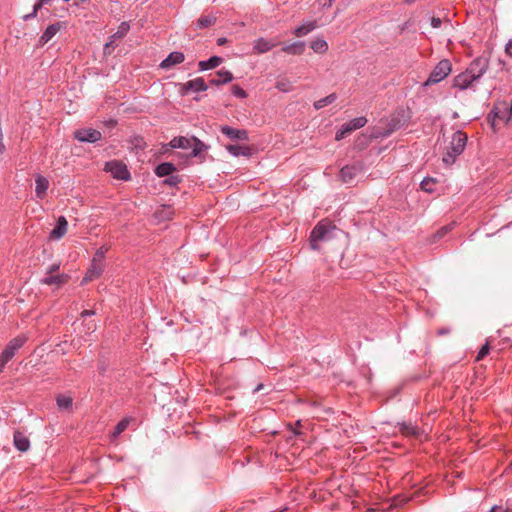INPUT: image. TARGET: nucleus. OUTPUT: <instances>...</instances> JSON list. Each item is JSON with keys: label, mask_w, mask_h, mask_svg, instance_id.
<instances>
[{"label": "nucleus", "mask_w": 512, "mask_h": 512, "mask_svg": "<svg viewBox=\"0 0 512 512\" xmlns=\"http://www.w3.org/2000/svg\"><path fill=\"white\" fill-rule=\"evenodd\" d=\"M336 226L329 220L320 221L311 231L310 234V245L313 250L319 249L320 242H326L333 238V231Z\"/></svg>", "instance_id": "f257e3e1"}, {"label": "nucleus", "mask_w": 512, "mask_h": 512, "mask_svg": "<svg viewBox=\"0 0 512 512\" xmlns=\"http://www.w3.org/2000/svg\"><path fill=\"white\" fill-rule=\"evenodd\" d=\"M467 139V135L461 130H458L453 134L450 146L442 157V161L446 165H452L456 158L462 154L465 149Z\"/></svg>", "instance_id": "f03ea898"}, {"label": "nucleus", "mask_w": 512, "mask_h": 512, "mask_svg": "<svg viewBox=\"0 0 512 512\" xmlns=\"http://www.w3.org/2000/svg\"><path fill=\"white\" fill-rule=\"evenodd\" d=\"M169 146L173 149L180 148L184 150L191 149L190 156L197 157L202 152L206 151L208 147L200 141L196 137H184V136H178L174 137L170 143Z\"/></svg>", "instance_id": "7ed1b4c3"}, {"label": "nucleus", "mask_w": 512, "mask_h": 512, "mask_svg": "<svg viewBox=\"0 0 512 512\" xmlns=\"http://www.w3.org/2000/svg\"><path fill=\"white\" fill-rule=\"evenodd\" d=\"M27 340V335L21 334L8 342V344L0 354V373H2L5 365L14 357L16 352L24 346Z\"/></svg>", "instance_id": "20e7f679"}, {"label": "nucleus", "mask_w": 512, "mask_h": 512, "mask_svg": "<svg viewBox=\"0 0 512 512\" xmlns=\"http://www.w3.org/2000/svg\"><path fill=\"white\" fill-rule=\"evenodd\" d=\"M451 70L452 65L449 60L443 59L439 61L430 73L428 79L424 82V86H430L439 83L450 74Z\"/></svg>", "instance_id": "39448f33"}, {"label": "nucleus", "mask_w": 512, "mask_h": 512, "mask_svg": "<svg viewBox=\"0 0 512 512\" xmlns=\"http://www.w3.org/2000/svg\"><path fill=\"white\" fill-rule=\"evenodd\" d=\"M364 170L362 162L346 165L341 168L339 178L343 183H351Z\"/></svg>", "instance_id": "423d86ee"}, {"label": "nucleus", "mask_w": 512, "mask_h": 512, "mask_svg": "<svg viewBox=\"0 0 512 512\" xmlns=\"http://www.w3.org/2000/svg\"><path fill=\"white\" fill-rule=\"evenodd\" d=\"M208 89V85L206 84L204 78L197 77L193 80L187 81L186 83L179 84V93L182 96L187 95L190 91L192 92H201L206 91Z\"/></svg>", "instance_id": "0eeeda50"}, {"label": "nucleus", "mask_w": 512, "mask_h": 512, "mask_svg": "<svg viewBox=\"0 0 512 512\" xmlns=\"http://www.w3.org/2000/svg\"><path fill=\"white\" fill-rule=\"evenodd\" d=\"M105 170L110 172L112 176L119 180H128L130 179V172L127 169V166L120 161H109L105 165Z\"/></svg>", "instance_id": "6e6552de"}, {"label": "nucleus", "mask_w": 512, "mask_h": 512, "mask_svg": "<svg viewBox=\"0 0 512 512\" xmlns=\"http://www.w3.org/2000/svg\"><path fill=\"white\" fill-rule=\"evenodd\" d=\"M101 137V132L93 128L78 129L74 132V138L80 142L95 143L99 141Z\"/></svg>", "instance_id": "1a4fd4ad"}, {"label": "nucleus", "mask_w": 512, "mask_h": 512, "mask_svg": "<svg viewBox=\"0 0 512 512\" xmlns=\"http://www.w3.org/2000/svg\"><path fill=\"white\" fill-rule=\"evenodd\" d=\"M487 69L488 59L485 57H478L470 63L466 71L477 81Z\"/></svg>", "instance_id": "9d476101"}, {"label": "nucleus", "mask_w": 512, "mask_h": 512, "mask_svg": "<svg viewBox=\"0 0 512 512\" xmlns=\"http://www.w3.org/2000/svg\"><path fill=\"white\" fill-rule=\"evenodd\" d=\"M65 26L64 22H56L51 25H49L43 34L39 38V44L45 45L47 42H49L59 31L61 28Z\"/></svg>", "instance_id": "9b49d317"}, {"label": "nucleus", "mask_w": 512, "mask_h": 512, "mask_svg": "<svg viewBox=\"0 0 512 512\" xmlns=\"http://www.w3.org/2000/svg\"><path fill=\"white\" fill-rule=\"evenodd\" d=\"M277 44L278 43L273 40L260 37L253 43V52L256 54H264L277 46Z\"/></svg>", "instance_id": "f8f14e48"}, {"label": "nucleus", "mask_w": 512, "mask_h": 512, "mask_svg": "<svg viewBox=\"0 0 512 512\" xmlns=\"http://www.w3.org/2000/svg\"><path fill=\"white\" fill-rule=\"evenodd\" d=\"M222 134L230 138L231 140H248V133L244 129H235L230 126H221L220 128Z\"/></svg>", "instance_id": "ddd939ff"}, {"label": "nucleus", "mask_w": 512, "mask_h": 512, "mask_svg": "<svg viewBox=\"0 0 512 512\" xmlns=\"http://www.w3.org/2000/svg\"><path fill=\"white\" fill-rule=\"evenodd\" d=\"M476 80L469 74L467 71L458 74L453 79V87L458 88L460 90H465L469 88L473 82Z\"/></svg>", "instance_id": "4468645a"}, {"label": "nucleus", "mask_w": 512, "mask_h": 512, "mask_svg": "<svg viewBox=\"0 0 512 512\" xmlns=\"http://www.w3.org/2000/svg\"><path fill=\"white\" fill-rule=\"evenodd\" d=\"M511 109L509 108H496L495 110L491 111L489 114V117H491L492 120V126H495L496 121H503L505 123H508L512 120V114Z\"/></svg>", "instance_id": "2eb2a0df"}, {"label": "nucleus", "mask_w": 512, "mask_h": 512, "mask_svg": "<svg viewBox=\"0 0 512 512\" xmlns=\"http://www.w3.org/2000/svg\"><path fill=\"white\" fill-rule=\"evenodd\" d=\"M104 266H105L104 263L95 262L92 260L90 267L88 268V270L83 278V282L86 283V282L92 281V280L100 277L101 274L103 273Z\"/></svg>", "instance_id": "dca6fc26"}, {"label": "nucleus", "mask_w": 512, "mask_h": 512, "mask_svg": "<svg viewBox=\"0 0 512 512\" xmlns=\"http://www.w3.org/2000/svg\"><path fill=\"white\" fill-rule=\"evenodd\" d=\"M185 56L182 52L174 51L171 52L161 63L160 67L163 69H169L174 65L180 64L184 61Z\"/></svg>", "instance_id": "f3484780"}, {"label": "nucleus", "mask_w": 512, "mask_h": 512, "mask_svg": "<svg viewBox=\"0 0 512 512\" xmlns=\"http://www.w3.org/2000/svg\"><path fill=\"white\" fill-rule=\"evenodd\" d=\"M68 222L64 216H60L57 219L56 226L50 232V238L53 240H58L62 238L67 232Z\"/></svg>", "instance_id": "a211bd4d"}, {"label": "nucleus", "mask_w": 512, "mask_h": 512, "mask_svg": "<svg viewBox=\"0 0 512 512\" xmlns=\"http://www.w3.org/2000/svg\"><path fill=\"white\" fill-rule=\"evenodd\" d=\"M69 275L67 274H58V275H46L43 279L40 280L41 284L44 285H56L57 287H61L69 281Z\"/></svg>", "instance_id": "6ab92c4d"}, {"label": "nucleus", "mask_w": 512, "mask_h": 512, "mask_svg": "<svg viewBox=\"0 0 512 512\" xmlns=\"http://www.w3.org/2000/svg\"><path fill=\"white\" fill-rule=\"evenodd\" d=\"M13 442L16 449H18L21 452H26L30 448V441L28 437L20 431L14 432Z\"/></svg>", "instance_id": "aec40b11"}, {"label": "nucleus", "mask_w": 512, "mask_h": 512, "mask_svg": "<svg viewBox=\"0 0 512 512\" xmlns=\"http://www.w3.org/2000/svg\"><path fill=\"white\" fill-rule=\"evenodd\" d=\"M35 184H36L35 193H36L37 198L43 199L44 196L46 195V191L48 190L49 181L44 176L37 175L35 177Z\"/></svg>", "instance_id": "412c9836"}, {"label": "nucleus", "mask_w": 512, "mask_h": 512, "mask_svg": "<svg viewBox=\"0 0 512 512\" xmlns=\"http://www.w3.org/2000/svg\"><path fill=\"white\" fill-rule=\"evenodd\" d=\"M305 50V43L303 41H296L292 44L285 45L281 51L290 55H302Z\"/></svg>", "instance_id": "4be33fe9"}, {"label": "nucleus", "mask_w": 512, "mask_h": 512, "mask_svg": "<svg viewBox=\"0 0 512 512\" xmlns=\"http://www.w3.org/2000/svg\"><path fill=\"white\" fill-rule=\"evenodd\" d=\"M233 80V75L230 71L220 70L217 72V77L210 79L211 85L219 86L222 84L229 83Z\"/></svg>", "instance_id": "5701e85b"}, {"label": "nucleus", "mask_w": 512, "mask_h": 512, "mask_svg": "<svg viewBox=\"0 0 512 512\" xmlns=\"http://www.w3.org/2000/svg\"><path fill=\"white\" fill-rule=\"evenodd\" d=\"M223 59L219 56H212L208 60L200 61L198 67L200 71H206L218 67Z\"/></svg>", "instance_id": "b1692460"}, {"label": "nucleus", "mask_w": 512, "mask_h": 512, "mask_svg": "<svg viewBox=\"0 0 512 512\" xmlns=\"http://www.w3.org/2000/svg\"><path fill=\"white\" fill-rule=\"evenodd\" d=\"M401 434L411 437H419L421 432L419 428L411 423L403 422L399 424Z\"/></svg>", "instance_id": "393cba45"}, {"label": "nucleus", "mask_w": 512, "mask_h": 512, "mask_svg": "<svg viewBox=\"0 0 512 512\" xmlns=\"http://www.w3.org/2000/svg\"><path fill=\"white\" fill-rule=\"evenodd\" d=\"M175 170H176V167L174 166V164H172L170 162H164V163L159 164L155 168V174L158 177H166V176L171 175Z\"/></svg>", "instance_id": "a878e982"}, {"label": "nucleus", "mask_w": 512, "mask_h": 512, "mask_svg": "<svg viewBox=\"0 0 512 512\" xmlns=\"http://www.w3.org/2000/svg\"><path fill=\"white\" fill-rule=\"evenodd\" d=\"M226 150L233 156H250L251 149L242 145H227Z\"/></svg>", "instance_id": "bb28decb"}, {"label": "nucleus", "mask_w": 512, "mask_h": 512, "mask_svg": "<svg viewBox=\"0 0 512 512\" xmlns=\"http://www.w3.org/2000/svg\"><path fill=\"white\" fill-rule=\"evenodd\" d=\"M316 27H317L316 21H309V22H306V23L300 25L299 27H297L293 31V34L296 37H302V36L307 35L311 31H313Z\"/></svg>", "instance_id": "cd10ccee"}, {"label": "nucleus", "mask_w": 512, "mask_h": 512, "mask_svg": "<svg viewBox=\"0 0 512 512\" xmlns=\"http://www.w3.org/2000/svg\"><path fill=\"white\" fill-rule=\"evenodd\" d=\"M216 22V17L208 14V15H202L200 18L196 21V28L197 29H204L212 26Z\"/></svg>", "instance_id": "c85d7f7f"}, {"label": "nucleus", "mask_w": 512, "mask_h": 512, "mask_svg": "<svg viewBox=\"0 0 512 512\" xmlns=\"http://www.w3.org/2000/svg\"><path fill=\"white\" fill-rule=\"evenodd\" d=\"M336 99H337V95L335 93H331L328 96L315 101L313 106L316 110H319L329 104H332L333 102H335Z\"/></svg>", "instance_id": "c756f323"}, {"label": "nucleus", "mask_w": 512, "mask_h": 512, "mask_svg": "<svg viewBox=\"0 0 512 512\" xmlns=\"http://www.w3.org/2000/svg\"><path fill=\"white\" fill-rule=\"evenodd\" d=\"M129 29H130L129 23L122 22L119 25L118 30L113 35H111L110 38L116 42V40H120V39L124 38L127 35V33L129 32Z\"/></svg>", "instance_id": "7c9ffc66"}, {"label": "nucleus", "mask_w": 512, "mask_h": 512, "mask_svg": "<svg viewBox=\"0 0 512 512\" xmlns=\"http://www.w3.org/2000/svg\"><path fill=\"white\" fill-rule=\"evenodd\" d=\"M311 49L315 53L323 54L328 50V44L324 39L318 38L311 42Z\"/></svg>", "instance_id": "2f4dec72"}, {"label": "nucleus", "mask_w": 512, "mask_h": 512, "mask_svg": "<svg viewBox=\"0 0 512 512\" xmlns=\"http://www.w3.org/2000/svg\"><path fill=\"white\" fill-rule=\"evenodd\" d=\"M129 422V418H124L121 421H119L115 426L111 436L113 438H117L122 432H124L127 429Z\"/></svg>", "instance_id": "473e14b6"}, {"label": "nucleus", "mask_w": 512, "mask_h": 512, "mask_svg": "<svg viewBox=\"0 0 512 512\" xmlns=\"http://www.w3.org/2000/svg\"><path fill=\"white\" fill-rule=\"evenodd\" d=\"M276 89H278L281 92H290L292 90V84L289 79L282 78L279 79L275 84Z\"/></svg>", "instance_id": "72a5a7b5"}, {"label": "nucleus", "mask_w": 512, "mask_h": 512, "mask_svg": "<svg viewBox=\"0 0 512 512\" xmlns=\"http://www.w3.org/2000/svg\"><path fill=\"white\" fill-rule=\"evenodd\" d=\"M72 404L73 400L69 396L60 395L57 397V405L60 409H70Z\"/></svg>", "instance_id": "f704fd0d"}, {"label": "nucleus", "mask_w": 512, "mask_h": 512, "mask_svg": "<svg viewBox=\"0 0 512 512\" xmlns=\"http://www.w3.org/2000/svg\"><path fill=\"white\" fill-rule=\"evenodd\" d=\"M367 123V119L363 116L354 118L350 120L347 124L351 127V129L354 131L356 129L362 128Z\"/></svg>", "instance_id": "c9c22d12"}, {"label": "nucleus", "mask_w": 512, "mask_h": 512, "mask_svg": "<svg viewBox=\"0 0 512 512\" xmlns=\"http://www.w3.org/2000/svg\"><path fill=\"white\" fill-rule=\"evenodd\" d=\"M44 5H45V4H44V3H42L40 0H39V1H37V2L34 4V6H33V10H32V12H31V13H29V14L24 15V16H23V19H24L25 21H28V20H30V19L35 18V17L37 16L38 11H39V10H40Z\"/></svg>", "instance_id": "e433bc0d"}, {"label": "nucleus", "mask_w": 512, "mask_h": 512, "mask_svg": "<svg viewBox=\"0 0 512 512\" xmlns=\"http://www.w3.org/2000/svg\"><path fill=\"white\" fill-rule=\"evenodd\" d=\"M435 184V180L433 178H425L421 181L420 183V186H421V189L426 191V192H433V185Z\"/></svg>", "instance_id": "4c0bfd02"}, {"label": "nucleus", "mask_w": 512, "mask_h": 512, "mask_svg": "<svg viewBox=\"0 0 512 512\" xmlns=\"http://www.w3.org/2000/svg\"><path fill=\"white\" fill-rule=\"evenodd\" d=\"M107 252H108V247H105V246L100 247L96 251V253H95V255H94L92 260L95 261V262L104 263L105 255H106Z\"/></svg>", "instance_id": "58836bf2"}, {"label": "nucleus", "mask_w": 512, "mask_h": 512, "mask_svg": "<svg viewBox=\"0 0 512 512\" xmlns=\"http://www.w3.org/2000/svg\"><path fill=\"white\" fill-rule=\"evenodd\" d=\"M454 228V223H451L449 225H445L441 227L435 234L434 238L440 239L444 237L448 232H450Z\"/></svg>", "instance_id": "ea45409f"}, {"label": "nucleus", "mask_w": 512, "mask_h": 512, "mask_svg": "<svg viewBox=\"0 0 512 512\" xmlns=\"http://www.w3.org/2000/svg\"><path fill=\"white\" fill-rule=\"evenodd\" d=\"M180 182H181V177L179 175H173V173L171 175H169L168 178H166L164 180L165 184L172 186V187L177 186Z\"/></svg>", "instance_id": "a19ab883"}, {"label": "nucleus", "mask_w": 512, "mask_h": 512, "mask_svg": "<svg viewBox=\"0 0 512 512\" xmlns=\"http://www.w3.org/2000/svg\"><path fill=\"white\" fill-rule=\"evenodd\" d=\"M231 92L234 96H236L238 98H246L247 97L246 91L238 85H233L231 87Z\"/></svg>", "instance_id": "79ce46f5"}, {"label": "nucleus", "mask_w": 512, "mask_h": 512, "mask_svg": "<svg viewBox=\"0 0 512 512\" xmlns=\"http://www.w3.org/2000/svg\"><path fill=\"white\" fill-rule=\"evenodd\" d=\"M489 351H490L489 344L488 343L484 344L476 356V361L482 360L486 355H488Z\"/></svg>", "instance_id": "37998d69"}, {"label": "nucleus", "mask_w": 512, "mask_h": 512, "mask_svg": "<svg viewBox=\"0 0 512 512\" xmlns=\"http://www.w3.org/2000/svg\"><path fill=\"white\" fill-rule=\"evenodd\" d=\"M115 41L109 37V41L104 46V54H110L115 48Z\"/></svg>", "instance_id": "c03bdc74"}, {"label": "nucleus", "mask_w": 512, "mask_h": 512, "mask_svg": "<svg viewBox=\"0 0 512 512\" xmlns=\"http://www.w3.org/2000/svg\"><path fill=\"white\" fill-rule=\"evenodd\" d=\"M442 24V20L438 17H432L431 18V26L433 28H440Z\"/></svg>", "instance_id": "a18cd8bd"}, {"label": "nucleus", "mask_w": 512, "mask_h": 512, "mask_svg": "<svg viewBox=\"0 0 512 512\" xmlns=\"http://www.w3.org/2000/svg\"><path fill=\"white\" fill-rule=\"evenodd\" d=\"M60 265L59 264H52L50 265L48 268H47V275H52L54 272H56L58 269H59Z\"/></svg>", "instance_id": "49530a36"}, {"label": "nucleus", "mask_w": 512, "mask_h": 512, "mask_svg": "<svg viewBox=\"0 0 512 512\" xmlns=\"http://www.w3.org/2000/svg\"><path fill=\"white\" fill-rule=\"evenodd\" d=\"M505 52L506 54H508L510 57H512V39L508 41V43L506 44V47H505Z\"/></svg>", "instance_id": "de8ad7c7"}, {"label": "nucleus", "mask_w": 512, "mask_h": 512, "mask_svg": "<svg viewBox=\"0 0 512 512\" xmlns=\"http://www.w3.org/2000/svg\"><path fill=\"white\" fill-rule=\"evenodd\" d=\"M488 512H508V509L501 506H493Z\"/></svg>", "instance_id": "09e8293b"}, {"label": "nucleus", "mask_w": 512, "mask_h": 512, "mask_svg": "<svg viewBox=\"0 0 512 512\" xmlns=\"http://www.w3.org/2000/svg\"><path fill=\"white\" fill-rule=\"evenodd\" d=\"M340 129L343 131L344 135H348L353 131L348 124H344Z\"/></svg>", "instance_id": "8fccbe9b"}, {"label": "nucleus", "mask_w": 512, "mask_h": 512, "mask_svg": "<svg viewBox=\"0 0 512 512\" xmlns=\"http://www.w3.org/2000/svg\"><path fill=\"white\" fill-rule=\"evenodd\" d=\"M346 135H344L343 131L341 129H339L337 132H336V135H335V139L337 141L339 140H342Z\"/></svg>", "instance_id": "3c124183"}, {"label": "nucleus", "mask_w": 512, "mask_h": 512, "mask_svg": "<svg viewBox=\"0 0 512 512\" xmlns=\"http://www.w3.org/2000/svg\"><path fill=\"white\" fill-rule=\"evenodd\" d=\"M95 314L94 310H84L81 312V317L92 316Z\"/></svg>", "instance_id": "603ef678"}, {"label": "nucleus", "mask_w": 512, "mask_h": 512, "mask_svg": "<svg viewBox=\"0 0 512 512\" xmlns=\"http://www.w3.org/2000/svg\"><path fill=\"white\" fill-rule=\"evenodd\" d=\"M450 332L449 328H441L438 330V335H446Z\"/></svg>", "instance_id": "864d4df0"}, {"label": "nucleus", "mask_w": 512, "mask_h": 512, "mask_svg": "<svg viewBox=\"0 0 512 512\" xmlns=\"http://www.w3.org/2000/svg\"><path fill=\"white\" fill-rule=\"evenodd\" d=\"M88 331H94L96 329V325L93 322H89L87 324Z\"/></svg>", "instance_id": "5fc2aeb1"}, {"label": "nucleus", "mask_w": 512, "mask_h": 512, "mask_svg": "<svg viewBox=\"0 0 512 512\" xmlns=\"http://www.w3.org/2000/svg\"><path fill=\"white\" fill-rule=\"evenodd\" d=\"M226 42H227V39H226V38H219V39L217 40V45L222 46V45H224Z\"/></svg>", "instance_id": "6e6d98bb"}, {"label": "nucleus", "mask_w": 512, "mask_h": 512, "mask_svg": "<svg viewBox=\"0 0 512 512\" xmlns=\"http://www.w3.org/2000/svg\"><path fill=\"white\" fill-rule=\"evenodd\" d=\"M289 429L295 434V435H300L301 432L294 429L293 426L291 424L288 425Z\"/></svg>", "instance_id": "4d7b16f0"}, {"label": "nucleus", "mask_w": 512, "mask_h": 512, "mask_svg": "<svg viewBox=\"0 0 512 512\" xmlns=\"http://www.w3.org/2000/svg\"><path fill=\"white\" fill-rule=\"evenodd\" d=\"M334 1L335 0H328L327 3H324V6L331 7Z\"/></svg>", "instance_id": "13d9d810"}, {"label": "nucleus", "mask_w": 512, "mask_h": 512, "mask_svg": "<svg viewBox=\"0 0 512 512\" xmlns=\"http://www.w3.org/2000/svg\"><path fill=\"white\" fill-rule=\"evenodd\" d=\"M40 1L46 5V4H49L52 0H40Z\"/></svg>", "instance_id": "bf43d9fd"}, {"label": "nucleus", "mask_w": 512, "mask_h": 512, "mask_svg": "<svg viewBox=\"0 0 512 512\" xmlns=\"http://www.w3.org/2000/svg\"><path fill=\"white\" fill-rule=\"evenodd\" d=\"M415 1L416 0H405V2L408 3V4H411V3L415 2Z\"/></svg>", "instance_id": "052dcab7"}, {"label": "nucleus", "mask_w": 512, "mask_h": 512, "mask_svg": "<svg viewBox=\"0 0 512 512\" xmlns=\"http://www.w3.org/2000/svg\"><path fill=\"white\" fill-rule=\"evenodd\" d=\"M296 426H297V427H300V426H301V421H300V420H298V421L296 422Z\"/></svg>", "instance_id": "680f3d73"}, {"label": "nucleus", "mask_w": 512, "mask_h": 512, "mask_svg": "<svg viewBox=\"0 0 512 512\" xmlns=\"http://www.w3.org/2000/svg\"><path fill=\"white\" fill-rule=\"evenodd\" d=\"M100 371L103 373L105 371V368L104 367H101L100 368Z\"/></svg>", "instance_id": "e2e57ef3"}, {"label": "nucleus", "mask_w": 512, "mask_h": 512, "mask_svg": "<svg viewBox=\"0 0 512 512\" xmlns=\"http://www.w3.org/2000/svg\"><path fill=\"white\" fill-rule=\"evenodd\" d=\"M65 2H68L69 0H64Z\"/></svg>", "instance_id": "0e129e2a"}]
</instances>
